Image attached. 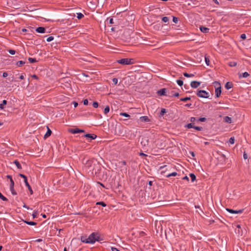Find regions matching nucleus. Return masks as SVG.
I'll return each mask as SVG.
<instances>
[{
	"mask_svg": "<svg viewBox=\"0 0 251 251\" xmlns=\"http://www.w3.org/2000/svg\"><path fill=\"white\" fill-rule=\"evenodd\" d=\"M214 84H215V96L216 98H219L222 93V88L220 83L218 81H215Z\"/></svg>",
	"mask_w": 251,
	"mask_h": 251,
	"instance_id": "f257e3e1",
	"label": "nucleus"
},
{
	"mask_svg": "<svg viewBox=\"0 0 251 251\" xmlns=\"http://www.w3.org/2000/svg\"><path fill=\"white\" fill-rule=\"evenodd\" d=\"M133 59L132 58H122L117 60V62L123 65H129L133 63Z\"/></svg>",
	"mask_w": 251,
	"mask_h": 251,
	"instance_id": "f03ea898",
	"label": "nucleus"
},
{
	"mask_svg": "<svg viewBox=\"0 0 251 251\" xmlns=\"http://www.w3.org/2000/svg\"><path fill=\"white\" fill-rule=\"evenodd\" d=\"M19 176L23 178L24 179V182L25 183V186L28 188V190L29 191L30 193V194H33V191L32 190V188L31 187V186H30L29 184L28 183V181H27V177L24 174H19Z\"/></svg>",
	"mask_w": 251,
	"mask_h": 251,
	"instance_id": "7ed1b4c3",
	"label": "nucleus"
},
{
	"mask_svg": "<svg viewBox=\"0 0 251 251\" xmlns=\"http://www.w3.org/2000/svg\"><path fill=\"white\" fill-rule=\"evenodd\" d=\"M197 95L200 98H208L209 97V93L205 90H198Z\"/></svg>",
	"mask_w": 251,
	"mask_h": 251,
	"instance_id": "20e7f679",
	"label": "nucleus"
},
{
	"mask_svg": "<svg viewBox=\"0 0 251 251\" xmlns=\"http://www.w3.org/2000/svg\"><path fill=\"white\" fill-rule=\"evenodd\" d=\"M96 235V233L93 232L91 233L89 237L87 238L88 241H85V243L87 244H94L96 242V240L95 239V236Z\"/></svg>",
	"mask_w": 251,
	"mask_h": 251,
	"instance_id": "39448f33",
	"label": "nucleus"
},
{
	"mask_svg": "<svg viewBox=\"0 0 251 251\" xmlns=\"http://www.w3.org/2000/svg\"><path fill=\"white\" fill-rule=\"evenodd\" d=\"M244 210V209H242L238 210H235L230 208H226V210L231 214H240L243 212Z\"/></svg>",
	"mask_w": 251,
	"mask_h": 251,
	"instance_id": "423d86ee",
	"label": "nucleus"
},
{
	"mask_svg": "<svg viewBox=\"0 0 251 251\" xmlns=\"http://www.w3.org/2000/svg\"><path fill=\"white\" fill-rule=\"evenodd\" d=\"M86 138H90L89 142H91L92 140L95 139L97 138V135L94 134L87 133L84 135Z\"/></svg>",
	"mask_w": 251,
	"mask_h": 251,
	"instance_id": "0eeeda50",
	"label": "nucleus"
},
{
	"mask_svg": "<svg viewBox=\"0 0 251 251\" xmlns=\"http://www.w3.org/2000/svg\"><path fill=\"white\" fill-rule=\"evenodd\" d=\"M201 82L197 81H192L191 82L190 85L193 88H198L201 84Z\"/></svg>",
	"mask_w": 251,
	"mask_h": 251,
	"instance_id": "6e6552de",
	"label": "nucleus"
},
{
	"mask_svg": "<svg viewBox=\"0 0 251 251\" xmlns=\"http://www.w3.org/2000/svg\"><path fill=\"white\" fill-rule=\"evenodd\" d=\"M166 89L165 88H163L158 90L157 93L159 96H166Z\"/></svg>",
	"mask_w": 251,
	"mask_h": 251,
	"instance_id": "1a4fd4ad",
	"label": "nucleus"
},
{
	"mask_svg": "<svg viewBox=\"0 0 251 251\" xmlns=\"http://www.w3.org/2000/svg\"><path fill=\"white\" fill-rule=\"evenodd\" d=\"M35 30L37 32L40 33H43L45 32L46 29L44 27L40 26V27L36 28Z\"/></svg>",
	"mask_w": 251,
	"mask_h": 251,
	"instance_id": "9d476101",
	"label": "nucleus"
},
{
	"mask_svg": "<svg viewBox=\"0 0 251 251\" xmlns=\"http://www.w3.org/2000/svg\"><path fill=\"white\" fill-rule=\"evenodd\" d=\"M149 141L146 138H142L141 141V144L143 146H146L148 145Z\"/></svg>",
	"mask_w": 251,
	"mask_h": 251,
	"instance_id": "9b49d317",
	"label": "nucleus"
},
{
	"mask_svg": "<svg viewBox=\"0 0 251 251\" xmlns=\"http://www.w3.org/2000/svg\"><path fill=\"white\" fill-rule=\"evenodd\" d=\"M238 75H239V77L240 78H241L242 77L246 78V77H248L249 76H250V74L248 72H245L242 74L239 73Z\"/></svg>",
	"mask_w": 251,
	"mask_h": 251,
	"instance_id": "f8f14e48",
	"label": "nucleus"
},
{
	"mask_svg": "<svg viewBox=\"0 0 251 251\" xmlns=\"http://www.w3.org/2000/svg\"><path fill=\"white\" fill-rule=\"evenodd\" d=\"M200 30L203 33H207L209 32V29L206 27L201 26L200 27Z\"/></svg>",
	"mask_w": 251,
	"mask_h": 251,
	"instance_id": "ddd939ff",
	"label": "nucleus"
},
{
	"mask_svg": "<svg viewBox=\"0 0 251 251\" xmlns=\"http://www.w3.org/2000/svg\"><path fill=\"white\" fill-rule=\"evenodd\" d=\"M140 120L142 122H149L150 121V120L148 116H141L140 118Z\"/></svg>",
	"mask_w": 251,
	"mask_h": 251,
	"instance_id": "4468645a",
	"label": "nucleus"
},
{
	"mask_svg": "<svg viewBox=\"0 0 251 251\" xmlns=\"http://www.w3.org/2000/svg\"><path fill=\"white\" fill-rule=\"evenodd\" d=\"M69 131L70 132H71L72 133L75 134V133H80V129L75 128H74V129H71Z\"/></svg>",
	"mask_w": 251,
	"mask_h": 251,
	"instance_id": "2eb2a0df",
	"label": "nucleus"
},
{
	"mask_svg": "<svg viewBox=\"0 0 251 251\" xmlns=\"http://www.w3.org/2000/svg\"><path fill=\"white\" fill-rule=\"evenodd\" d=\"M232 86H233V84L231 82H227L226 83V84L225 85V88L227 90L230 89V88H231L232 87Z\"/></svg>",
	"mask_w": 251,
	"mask_h": 251,
	"instance_id": "dca6fc26",
	"label": "nucleus"
},
{
	"mask_svg": "<svg viewBox=\"0 0 251 251\" xmlns=\"http://www.w3.org/2000/svg\"><path fill=\"white\" fill-rule=\"evenodd\" d=\"M47 128H48V130H47L46 133L44 135L45 138H47L49 137L50 136L51 132H52L51 130L48 127H47Z\"/></svg>",
	"mask_w": 251,
	"mask_h": 251,
	"instance_id": "f3484780",
	"label": "nucleus"
},
{
	"mask_svg": "<svg viewBox=\"0 0 251 251\" xmlns=\"http://www.w3.org/2000/svg\"><path fill=\"white\" fill-rule=\"evenodd\" d=\"M224 120V122L227 123H229V124L231 123V122H232L231 118L228 116L225 117Z\"/></svg>",
	"mask_w": 251,
	"mask_h": 251,
	"instance_id": "a211bd4d",
	"label": "nucleus"
},
{
	"mask_svg": "<svg viewBox=\"0 0 251 251\" xmlns=\"http://www.w3.org/2000/svg\"><path fill=\"white\" fill-rule=\"evenodd\" d=\"M13 163L15 164V165L19 169H22V166L20 164V162L17 160H14Z\"/></svg>",
	"mask_w": 251,
	"mask_h": 251,
	"instance_id": "6ab92c4d",
	"label": "nucleus"
},
{
	"mask_svg": "<svg viewBox=\"0 0 251 251\" xmlns=\"http://www.w3.org/2000/svg\"><path fill=\"white\" fill-rule=\"evenodd\" d=\"M24 222L30 226H35L37 225V223L36 222L32 221L28 222L27 221H24Z\"/></svg>",
	"mask_w": 251,
	"mask_h": 251,
	"instance_id": "aec40b11",
	"label": "nucleus"
},
{
	"mask_svg": "<svg viewBox=\"0 0 251 251\" xmlns=\"http://www.w3.org/2000/svg\"><path fill=\"white\" fill-rule=\"evenodd\" d=\"M190 177H191V181L192 182H194L195 180H196V176L193 174V173H191L190 175Z\"/></svg>",
	"mask_w": 251,
	"mask_h": 251,
	"instance_id": "412c9836",
	"label": "nucleus"
},
{
	"mask_svg": "<svg viewBox=\"0 0 251 251\" xmlns=\"http://www.w3.org/2000/svg\"><path fill=\"white\" fill-rule=\"evenodd\" d=\"M177 175V174L176 172H173L172 173H170V174H168L166 175V176L167 177H171V176H175Z\"/></svg>",
	"mask_w": 251,
	"mask_h": 251,
	"instance_id": "4be33fe9",
	"label": "nucleus"
},
{
	"mask_svg": "<svg viewBox=\"0 0 251 251\" xmlns=\"http://www.w3.org/2000/svg\"><path fill=\"white\" fill-rule=\"evenodd\" d=\"M25 64V62L24 61H19L17 62L16 64L18 67H21Z\"/></svg>",
	"mask_w": 251,
	"mask_h": 251,
	"instance_id": "5701e85b",
	"label": "nucleus"
},
{
	"mask_svg": "<svg viewBox=\"0 0 251 251\" xmlns=\"http://www.w3.org/2000/svg\"><path fill=\"white\" fill-rule=\"evenodd\" d=\"M7 104V101L6 100H3L2 103L0 104V108L1 109H3V106Z\"/></svg>",
	"mask_w": 251,
	"mask_h": 251,
	"instance_id": "b1692460",
	"label": "nucleus"
},
{
	"mask_svg": "<svg viewBox=\"0 0 251 251\" xmlns=\"http://www.w3.org/2000/svg\"><path fill=\"white\" fill-rule=\"evenodd\" d=\"M228 64L230 67H235L237 65V63L236 62H234V61L229 62Z\"/></svg>",
	"mask_w": 251,
	"mask_h": 251,
	"instance_id": "393cba45",
	"label": "nucleus"
},
{
	"mask_svg": "<svg viewBox=\"0 0 251 251\" xmlns=\"http://www.w3.org/2000/svg\"><path fill=\"white\" fill-rule=\"evenodd\" d=\"M28 60L30 63H33L36 62L37 61L35 58H31V57H29L28 58Z\"/></svg>",
	"mask_w": 251,
	"mask_h": 251,
	"instance_id": "a878e982",
	"label": "nucleus"
},
{
	"mask_svg": "<svg viewBox=\"0 0 251 251\" xmlns=\"http://www.w3.org/2000/svg\"><path fill=\"white\" fill-rule=\"evenodd\" d=\"M81 241L85 243L86 241H88L87 238L86 236H82L80 238Z\"/></svg>",
	"mask_w": 251,
	"mask_h": 251,
	"instance_id": "bb28decb",
	"label": "nucleus"
},
{
	"mask_svg": "<svg viewBox=\"0 0 251 251\" xmlns=\"http://www.w3.org/2000/svg\"><path fill=\"white\" fill-rule=\"evenodd\" d=\"M185 127L188 128H194V126H193V123H189L185 126Z\"/></svg>",
	"mask_w": 251,
	"mask_h": 251,
	"instance_id": "cd10ccee",
	"label": "nucleus"
},
{
	"mask_svg": "<svg viewBox=\"0 0 251 251\" xmlns=\"http://www.w3.org/2000/svg\"><path fill=\"white\" fill-rule=\"evenodd\" d=\"M109 110H110L109 106H106L104 109V114H107L109 112Z\"/></svg>",
	"mask_w": 251,
	"mask_h": 251,
	"instance_id": "c85d7f7f",
	"label": "nucleus"
},
{
	"mask_svg": "<svg viewBox=\"0 0 251 251\" xmlns=\"http://www.w3.org/2000/svg\"><path fill=\"white\" fill-rule=\"evenodd\" d=\"M96 205H100L103 207H105L106 206V204L105 202H104L103 201H99V202H97L96 203Z\"/></svg>",
	"mask_w": 251,
	"mask_h": 251,
	"instance_id": "c756f323",
	"label": "nucleus"
},
{
	"mask_svg": "<svg viewBox=\"0 0 251 251\" xmlns=\"http://www.w3.org/2000/svg\"><path fill=\"white\" fill-rule=\"evenodd\" d=\"M183 75L187 77H193L194 76V75L193 74H189L187 73H184Z\"/></svg>",
	"mask_w": 251,
	"mask_h": 251,
	"instance_id": "7c9ffc66",
	"label": "nucleus"
},
{
	"mask_svg": "<svg viewBox=\"0 0 251 251\" xmlns=\"http://www.w3.org/2000/svg\"><path fill=\"white\" fill-rule=\"evenodd\" d=\"M0 199H1L3 201H8V199L5 197L3 196L0 192Z\"/></svg>",
	"mask_w": 251,
	"mask_h": 251,
	"instance_id": "2f4dec72",
	"label": "nucleus"
},
{
	"mask_svg": "<svg viewBox=\"0 0 251 251\" xmlns=\"http://www.w3.org/2000/svg\"><path fill=\"white\" fill-rule=\"evenodd\" d=\"M160 26H161L160 24H157L154 25H153V28H154V29H155L156 30H159L160 28Z\"/></svg>",
	"mask_w": 251,
	"mask_h": 251,
	"instance_id": "473e14b6",
	"label": "nucleus"
},
{
	"mask_svg": "<svg viewBox=\"0 0 251 251\" xmlns=\"http://www.w3.org/2000/svg\"><path fill=\"white\" fill-rule=\"evenodd\" d=\"M166 113V109L165 108H162L160 112V116H163L165 113Z\"/></svg>",
	"mask_w": 251,
	"mask_h": 251,
	"instance_id": "72a5a7b5",
	"label": "nucleus"
},
{
	"mask_svg": "<svg viewBox=\"0 0 251 251\" xmlns=\"http://www.w3.org/2000/svg\"><path fill=\"white\" fill-rule=\"evenodd\" d=\"M10 190L13 195H17V192L15 191L14 187L10 188Z\"/></svg>",
	"mask_w": 251,
	"mask_h": 251,
	"instance_id": "f704fd0d",
	"label": "nucleus"
},
{
	"mask_svg": "<svg viewBox=\"0 0 251 251\" xmlns=\"http://www.w3.org/2000/svg\"><path fill=\"white\" fill-rule=\"evenodd\" d=\"M120 115L125 117H130V115L126 113H120Z\"/></svg>",
	"mask_w": 251,
	"mask_h": 251,
	"instance_id": "c9c22d12",
	"label": "nucleus"
},
{
	"mask_svg": "<svg viewBox=\"0 0 251 251\" xmlns=\"http://www.w3.org/2000/svg\"><path fill=\"white\" fill-rule=\"evenodd\" d=\"M83 17H84V15L82 13H77V18L78 19H81Z\"/></svg>",
	"mask_w": 251,
	"mask_h": 251,
	"instance_id": "e433bc0d",
	"label": "nucleus"
},
{
	"mask_svg": "<svg viewBox=\"0 0 251 251\" xmlns=\"http://www.w3.org/2000/svg\"><path fill=\"white\" fill-rule=\"evenodd\" d=\"M191 100L190 97H185L184 98H181L180 99V100L182 101H186L187 100Z\"/></svg>",
	"mask_w": 251,
	"mask_h": 251,
	"instance_id": "4c0bfd02",
	"label": "nucleus"
},
{
	"mask_svg": "<svg viewBox=\"0 0 251 251\" xmlns=\"http://www.w3.org/2000/svg\"><path fill=\"white\" fill-rule=\"evenodd\" d=\"M176 82L177 84L180 86H181L183 84V82L181 80H177Z\"/></svg>",
	"mask_w": 251,
	"mask_h": 251,
	"instance_id": "58836bf2",
	"label": "nucleus"
},
{
	"mask_svg": "<svg viewBox=\"0 0 251 251\" xmlns=\"http://www.w3.org/2000/svg\"><path fill=\"white\" fill-rule=\"evenodd\" d=\"M162 20L164 23H167L169 21V18L167 17H163L162 18Z\"/></svg>",
	"mask_w": 251,
	"mask_h": 251,
	"instance_id": "ea45409f",
	"label": "nucleus"
},
{
	"mask_svg": "<svg viewBox=\"0 0 251 251\" xmlns=\"http://www.w3.org/2000/svg\"><path fill=\"white\" fill-rule=\"evenodd\" d=\"M95 239H97L96 241H100L101 240L100 237L98 235L97 233H96V235L95 236Z\"/></svg>",
	"mask_w": 251,
	"mask_h": 251,
	"instance_id": "a19ab883",
	"label": "nucleus"
},
{
	"mask_svg": "<svg viewBox=\"0 0 251 251\" xmlns=\"http://www.w3.org/2000/svg\"><path fill=\"white\" fill-rule=\"evenodd\" d=\"M234 137H231L229 139V143L231 144H233L234 143Z\"/></svg>",
	"mask_w": 251,
	"mask_h": 251,
	"instance_id": "79ce46f5",
	"label": "nucleus"
},
{
	"mask_svg": "<svg viewBox=\"0 0 251 251\" xmlns=\"http://www.w3.org/2000/svg\"><path fill=\"white\" fill-rule=\"evenodd\" d=\"M194 128L198 130V131H201L202 129V127L201 126H194Z\"/></svg>",
	"mask_w": 251,
	"mask_h": 251,
	"instance_id": "37998d69",
	"label": "nucleus"
},
{
	"mask_svg": "<svg viewBox=\"0 0 251 251\" xmlns=\"http://www.w3.org/2000/svg\"><path fill=\"white\" fill-rule=\"evenodd\" d=\"M92 105L94 108H97L99 106V103L97 101L93 102Z\"/></svg>",
	"mask_w": 251,
	"mask_h": 251,
	"instance_id": "c03bdc74",
	"label": "nucleus"
},
{
	"mask_svg": "<svg viewBox=\"0 0 251 251\" xmlns=\"http://www.w3.org/2000/svg\"><path fill=\"white\" fill-rule=\"evenodd\" d=\"M205 63L207 65H209L210 61L208 57H205Z\"/></svg>",
	"mask_w": 251,
	"mask_h": 251,
	"instance_id": "a18cd8bd",
	"label": "nucleus"
},
{
	"mask_svg": "<svg viewBox=\"0 0 251 251\" xmlns=\"http://www.w3.org/2000/svg\"><path fill=\"white\" fill-rule=\"evenodd\" d=\"M10 188H12L14 187V182L13 179H11L10 181Z\"/></svg>",
	"mask_w": 251,
	"mask_h": 251,
	"instance_id": "49530a36",
	"label": "nucleus"
},
{
	"mask_svg": "<svg viewBox=\"0 0 251 251\" xmlns=\"http://www.w3.org/2000/svg\"><path fill=\"white\" fill-rule=\"evenodd\" d=\"M8 52L12 55H14L15 54L16 51L13 50H8Z\"/></svg>",
	"mask_w": 251,
	"mask_h": 251,
	"instance_id": "de8ad7c7",
	"label": "nucleus"
},
{
	"mask_svg": "<svg viewBox=\"0 0 251 251\" xmlns=\"http://www.w3.org/2000/svg\"><path fill=\"white\" fill-rule=\"evenodd\" d=\"M206 119L205 117H201V118H200L198 120V121L204 122L206 121Z\"/></svg>",
	"mask_w": 251,
	"mask_h": 251,
	"instance_id": "09e8293b",
	"label": "nucleus"
},
{
	"mask_svg": "<svg viewBox=\"0 0 251 251\" xmlns=\"http://www.w3.org/2000/svg\"><path fill=\"white\" fill-rule=\"evenodd\" d=\"M54 38L53 36H50L47 39V42H50L53 40Z\"/></svg>",
	"mask_w": 251,
	"mask_h": 251,
	"instance_id": "8fccbe9b",
	"label": "nucleus"
},
{
	"mask_svg": "<svg viewBox=\"0 0 251 251\" xmlns=\"http://www.w3.org/2000/svg\"><path fill=\"white\" fill-rule=\"evenodd\" d=\"M112 81L115 85H116L118 83V79L116 78H113L112 79Z\"/></svg>",
	"mask_w": 251,
	"mask_h": 251,
	"instance_id": "3c124183",
	"label": "nucleus"
},
{
	"mask_svg": "<svg viewBox=\"0 0 251 251\" xmlns=\"http://www.w3.org/2000/svg\"><path fill=\"white\" fill-rule=\"evenodd\" d=\"M37 216V211H34L32 214V217L33 218H35Z\"/></svg>",
	"mask_w": 251,
	"mask_h": 251,
	"instance_id": "603ef678",
	"label": "nucleus"
},
{
	"mask_svg": "<svg viewBox=\"0 0 251 251\" xmlns=\"http://www.w3.org/2000/svg\"><path fill=\"white\" fill-rule=\"evenodd\" d=\"M92 163V161L91 160H88L86 163V165L88 167H91V164Z\"/></svg>",
	"mask_w": 251,
	"mask_h": 251,
	"instance_id": "864d4df0",
	"label": "nucleus"
},
{
	"mask_svg": "<svg viewBox=\"0 0 251 251\" xmlns=\"http://www.w3.org/2000/svg\"><path fill=\"white\" fill-rule=\"evenodd\" d=\"M83 104L85 105H87L88 104V100L87 99H85L83 100Z\"/></svg>",
	"mask_w": 251,
	"mask_h": 251,
	"instance_id": "5fc2aeb1",
	"label": "nucleus"
},
{
	"mask_svg": "<svg viewBox=\"0 0 251 251\" xmlns=\"http://www.w3.org/2000/svg\"><path fill=\"white\" fill-rule=\"evenodd\" d=\"M173 22L174 23H177V22H178V18H176V17L174 16L173 17Z\"/></svg>",
	"mask_w": 251,
	"mask_h": 251,
	"instance_id": "6e6d98bb",
	"label": "nucleus"
},
{
	"mask_svg": "<svg viewBox=\"0 0 251 251\" xmlns=\"http://www.w3.org/2000/svg\"><path fill=\"white\" fill-rule=\"evenodd\" d=\"M240 37L243 40H245L246 38V35L245 34H242Z\"/></svg>",
	"mask_w": 251,
	"mask_h": 251,
	"instance_id": "4d7b16f0",
	"label": "nucleus"
},
{
	"mask_svg": "<svg viewBox=\"0 0 251 251\" xmlns=\"http://www.w3.org/2000/svg\"><path fill=\"white\" fill-rule=\"evenodd\" d=\"M111 251H121L119 250L117 248H116L115 247H112L111 248Z\"/></svg>",
	"mask_w": 251,
	"mask_h": 251,
	"instance_id": "13d9d810",
	"label": "nucleus"
},
{
	"mask_svg": "<svg viewBox=\"0 0 251 251\" xmlns=\"http://www.w3.org/2000/svg\"><path fill=\"white\" fill-rule=\"evenodd\" d=\"M72 104H74V106L75 107H77V105H78V103L77 102H76V101H75L72 102Z\"/></svg>",
	"mask_w": 251,
	"mask_h": 251,
	"instance_id": "bf43d9fd",
	"label": "nucleus"
},
{
	"mask_svg": "<svg viewBox=\"0 0 251 251\" xmlns=\"http://www.w3.org/2000/svg\"><path fill=\"white\" fill-rule=\"evenodd\" d=\"M243 157L245 159H247L248 158V155L246 152H244Z\"/></svg>",
	"mask_w": 251,
	"mask_h": 251,
	"instance_id": "052dcab7",
	"label": "nucleus"
},
{
	"mask_svg": "<svg viewBox=\"0 0 251 251\" xmlns=\"http://www.w3.org/2000/svg\"><path fill=\"white\" fill-rule=\"evenodd\" d=\"M172 96L176 97H178L179 96V93L178 92H176V93H175L174 94L172 93Z\"/></svg>",
	"mask_w": 251,
	"mask_h": 251,
	"instance_id": "680f3d73",
	"label": "nucleus"
},
{
	"mask_svg": "<svg viewBox=\"0 0 251 251\" xmlns=\"http://www.w3.org/2000/svg\"><path fill=\"white\" fill-rule=\"evenodd\" d=\"M8 76V73L7 72H4L2 74V76L3 77H6Z\"/></svg>",
	"mask_w": 251,
	"mask_h": 251,
	"instance_id": "e2e57ef3",
	"label": "nucleus"
},
{
	"mask_svg": "<svg viewBox=\"0 0 251 251\" xmlns=\"http://www.w3.org/2000/svg\"><path fill=\"white\" fill-rule=\"evenodd\" d=\"M196 118H195V117H191V118H190V121H191L192 123H193V122H195V121H196Z\"/></svg>",
	"mask_w": 251,
	"mask_h": 251,
	"instance_id": "0e129e2a",
	"label": "nucleus"
},
{
	"mask_svg": "<svg viewBox=\"0 0 251 251\" xmlns=\"http://www.w3.org/2000/svg\"><path fill=\"white\" fill-rule=\"evenodd\" d=\"M120 163H121V165H126V161H125V160H123V161H121V162H120Z\"/></svg>",
	"mask_w": 251,
	"mask_h": 251,
	"instance_id": "69168bd1",
	"label": "nucleus"
},
{
	"mask_svg": "<svg viewBox=\"0 0 251 251\" xmlns=\"http://www.w3.org/2000/svg\"><path fill=\"white\" fill-rule=\"evenodd\" d=\"M183 180H187V181H189V178L187 176H185L182 178Z\"/></svg>",
	"mask_w": 251,
	"mask_h": 251,
	"instance_id": "338daca9",
	"label": "nucleus"
},
{
	"mask_svg": "<svg viewBox=\"0 0 251 251\" xmlns=\"http://www.w3.org/2000/svg\"><path fill=\"white\" fill-rule=\"evenodd\" d=\"M213 2H214L216 4L219 5V2L218 0H212Z\"/></svg>",
	"mask_w": 251,
	"mask_h": 251,
	"instance_id": "774afa93",
	"label": "nucleus"
}]
</instances>
